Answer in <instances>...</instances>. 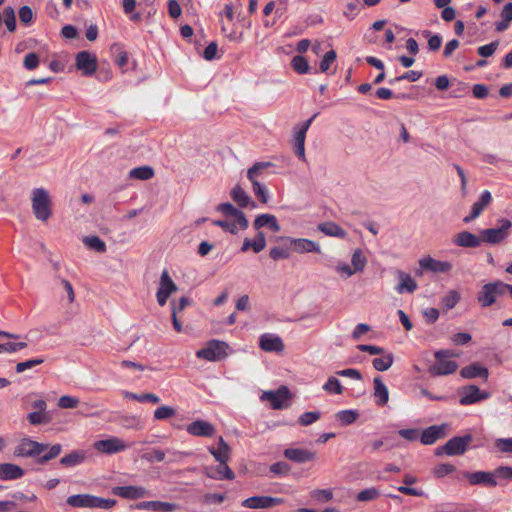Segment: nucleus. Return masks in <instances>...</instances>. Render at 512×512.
Here are the masks:
<instances>
[{
	"mask_svg": "<svg viewBox=\"0 0 512 512\" xmlns=\"http://www.w3.org/2000/svg\"><path fill=\"white\" fill-rule=\"evenodd\" d=\"M437 362L429 368V373L433 376H442L453 374L458 364L449 358L459 357V353L451 349H441L434 353Z\"/></svg>",
	"mask_w": 512,
	"mask_h": 512,
	"instance_id": "obj_2",
	"label": "nucleus"
},
{
	"mask_svg": "<svg viewBox=\"0 0 512 512\" xmlns=\"http://www.w3.org/2000/svg\"><path fill=\"white\" fill-rule=\"evenodd\" d=\"M177 290L178 288L170 277L168 271L163 270L160 277L159 288L156 293L158 304L160 306H164L167 303L169 296Z\"/></svg>",
	"mask_w": 512,
	"mask_h": 512,
	"instance_id": "obj_9",
	"label": "nucleus"
},
{
	"mask_svg": "<svg viewBox=\"0 0 512 512\" xmlns=\"http://www.w3.org/2000/svg\"><path fill=\"white\" fill-rule=\"evenodd\" d=\"M351 263L354 268V271H356V272L363 271V269L367 263V259L364 256L361 249H356L354 251V253L352 254V258H351Z\"/></svg>",
	"mask_w": 512,
	"mask_h": 512,
	"instance_id": "obj_46",
	"label": "nucleus"
},
{
	"mask_svg": "<svg viewBox=\"0 0 512 512\" xmlns=\"http://www.w3.org/2000/svg\"><path fill=\"white\" fill-rule=\"evenodd\" d=\"M231 197L240 207H247L250 203L252 204V207H255V203L251 202L250 196L240 185L233 187L231 190Z\"/></svg>",
	"mask_w": 512,
	"mask_h": 512,
	"instance_id": "obj_37",
	"label": "nucleus"
},
{
	"mask_svg": "<svg viewBox=\"0 0 512 512\" xmlns=\"http://www.w3.org/2000/svg\"><path fill=\"white\" fill-rule=\"evenodd\" d=\"M128 446L119 438L112 437L105 440H99L94 443V448L104 454H114L123 451Z\"/></svg>",
	"mask_w": 512,
	"mask_h": 512,
	"instance_id": "obj_16",
	"label": "nucleus"
},
{
	"mask_svg": "<svg viewBox=\"0 0 512 512\" xmlns=\"http://www.w3.org/2000/svg\"><path fill=\"white\" fill-rule=\"evenodd\" d=\"M397 276L400 280L396 290L398 293L402 294L404 292L413 293L417 289V283L415 280L407 273L398 270Z\"/></svg>",
	"mask_w": 512,
	"mask_h": 512,
	"instance_id": "obj_31",
	"label": "nucleus"
},
{
	"mask_svg": "<svg viewBox=\"0 0 512 512\" xmlns=\"http://www.w3.org/2000/svg\"><path fill=\"white\" fill-rule=\"evenodd\" d=\"M259 346L266 352H281L284 350L282 339L271 334H263L260 337Z\"/></svg>",
	"mask_w": 512,
	"mask_h": 512,
	"instance_id": "obj_24",
	"label": "nucleus"
},
{
	"mask_svg": "<svg viewBox=\"0 0 512 512\" xmlns=\"http://www.w3.org/2000/svg\"><path fill=\"white\" fill-rule=\"evenodd\" d=\"M323 389L329 394H342L344 391L343 386L336 377H329L323 385Z\"/></svg>",
	"mask_w": 512,
	"mask_h": 512,
	"instance_id": "obj_45",
	"label": "nucleus"
},
{
	"mask_svg": "<svg viewBox=\"0 0 512 512\" xmlns=\"http://www.w3.org/2000/svg\"><path fill=\"white\" fill-rule=\"evenodd\" d=\"M501 21L495 23V30L503 32L507 30L512 22V2L506 3L501 10Z\"/></svg>",
	"mask_w": 512,
	"mask_h": 512,
	"instance_id": "obj_34",
	"label": "nucleus"
},
{
	"mask_svg": "<svg viewBox=\"0 0 512 512\" xmlns=\"http://www.w3.org/2000/svg\"><path fill=\"white\" fill-rule=\"evenodd\" d=\"M380 496V492L377 488H367L360 491L357 494V500L360 502L372 501Z\"/></svg>",
	"mask_w": 512,
	"mask_h": 512,
	"instance_id": "obj_52",
	"label": "nucleus"
},
{
	"mask_svg": "<svg viewBox=\"0 0 512 512\" xmlns=\"http://www.w3.org/2000/svg\"><path fill=\"white\" fill-rule=\"evenodd\" d=\"M27 347L26 342H7L2 343L1 353H15Z\"/></svg>",
	"mask_w": 512,
	"mask_h": 512,
	"instance_id": "obj_58",
	"label": "nucleus"
},
{
	"mask_svg": "<svg viewBox=\"0 0 512 512\" xmlns=\"http://www.w3.org/2000/svg\"><path fill=\"white\" fill-rule=\"evenodd\" d=\"M489 397V392L480 390L476 385H467L460 391L459 403L463 406H467L486 400Z\"/></svg>",
	"mask_w": 512,
	"mask_h": 512,
	"instance_id": "obj_10",
	"label": "nucleus"
},
{
	"mask_svg": "<svg viewBox=\"0 0 512 512\" xmlns=\"http://www.w3.org/2000/svg\"><path fill=\"white\" fill-rule=\"evenodd\" d=\"M271 166H273V163L271 162H256L247 171V178L252 183L253 193L258 198V200L263 204H266L268 202L269 195L267 193L266 188L258 180H255V173L259 168H268Z\"/></svg>",
	"mask_w": 512,
	"mask_h": 512,
	"instance_id": "obj_7",
	"label": "nucleus"
},
{
	"mask_svg": "<svg viewBox=\"0 0 512 512\" xmlns=\"http://www.w3.org/2000/svg\"><path fill=\"white\" fill-rule=\"evenodd\" d=\"M208 451L220 464H228L230 459V446L225 442L222 436L219 437L218 447H208Z\"/></svg>",
	"mask_w": 512,
	"mask_h": 512,
	"instance_id": "obj_26",
	"label": "nucleus"
},
{
	"mask_svg": "<svg viewBox=\"0 0 512 512\" xmlns=\"http://www.w3.org/2000/svg\"><path fill=\"white\" fill-rule=\"evenodd\" d=\"M289 241L292 245H294V251L297 253H321V248L319 244L316 242L305 239V238H289Z\"/></svg>",
	"mask_w": 512,
	"mask_h": 512,
	"instance_id": "obj_25",
	"label": "nucleus"
},
{
	"mask_svg": "<svg viewBox=\"0 0 512 512\" xmlns=\"http://www.w3.org/2000/svg\"><path fill=\"white\" fill-rule=\"evenodd\" d=\"M316 116L317 114H314L311 118H309L306 122L303 123L301 128L296 132L294 136V144H305L306 132Z\"/></svg>",
	"mask_w": 512,
	"mask_h": 512,
	"instance_id": "obj_47",
	"label": "nucleus"
},
{
	"mask_svg": "<svg viewBox=\"0 0 512 512\" xmlns=\"http://www.w3.org/2000/svg\"><path fill=\"white\" fill-rule=\"evenodd\" d=\"M176 410L171 406H160L154 411L155 420H166L175 416Z\"/></svg>",
	"mask_w": 512,
	"mask_h": 512,
	"instance_id": "obj_50",
	"label": "nucleus"
},
{
	"mask_svg": "<svg viewBox=\"0 0 512 512\" xmlns=\"http://www.w3.org/2000/svg\"><path fill=\"white\" fill-rule=\"evenodd\" d=\"M25 471L19 465L0 463V480H16L24 476Z\"/></svg>",
	"mask_w": 512,
	"mask_h": 512,
	"instance_id": "obj_27",
	"label": "nucleus"
},
{
	"mask_svg": "<svg viewBox=\"0 0 512 512\" xmlns=\"http://www.w3.org/2000/svg\"><path fill=\"white\" fill-rule=\"evenodd\" d=\"M453 243L458 247L463 248H477L481 246V235H475L469 231H462L456 234L453 238Z\"/></svg>",
	"mask_w": 512,
	"mask_h": 512,
	"instance_id": "obj_18",
	"label": "nucleus"
},
{
	"mask_svg": "<svg viewBox=\"0 0 512 512\" xmlns=\"http://www.w3.org/2000/svg\"><path fill=\"white\" fill-rule=\"evenodd\" d=\"M123 397L126 399L135 400L138 402H151L153 404H157L160 402V398L153 393H143V394H136L129 391H123L122 393Z\"/></svg>",
	"mask_w": 512,
	"mask_h": 512,
	"instance_id": "obj_38",
	"label": "nucleus"
},
{
	"mask_svg": "<svg viewBox=\"0 0 512 512\" xmlns=\"http://www.w3.org/2000/svg\"><path fill=\"white\" fill-rule=\"evenodd\" d=\"M336 52L334 50H330L325 53L323 59L320 62V71L327 72L331 66V64L336 60Z\"/></svg>",
	"mask_w": 512,
	"mask_h": 512,
	"instance_id": "obj_60",
	"label": "nucleus"
},
{
	"mask_svg": "<svg viewBox=\"0 0 512 512\" xmlns=\"http://www.w3.org/2000/svg\"><path fill=\"white\" fill-rule=\"evenodd\" d=\"M283 455L286 459L299 464L311 462L317 458L315 451L302 448H287L284 450Z\"/></svg>",
	"mask_w": 512,
	"mask_h": 512,
	"instance_id": "obj_15",
	"label": "nucleus"
},
{
	"mask_svg": "<svg viewBox=\"0 0 512 512\" xmlns=\"http://www.w3.org/2000/svg\"><path fill=\"white\" fill-rule=\"evenodd\" d=\"M465 477L467 478L471 485H486L490 487H495L498 484L496 479H494V474L492 472H467L465 474Z\"/></svg>",
	"mask_w": 512,
	"mask_h": 512,
	"instance_id": "obj_23",
	"label": "nucleus"
},
{
	"mask_svg": "<svg viewBox=\"0 0 512 512\" xmlns=\"http://www.w3.org/2000/svg\"><path fill=\"white\" fill-rule=\"evenodd\" d=\"M472 440L473 437L471 434H466L464 436H456L449 439L444 445L446 455L455 456L464 454L469 445L471 444Z\"/></svg>",
	"mask_w": 512,
	"mask_h": 512,
	"instance_id": "obj_12",
	"label": "nucleus"
},
{
	"mask_svg": "<svg viewBox=\"0 0 512 512\" xmlns=\"http://www.w3.org/2000/svg\"><path fill=\"white\" fill-rule=\"evenodd\" d=\"M253 226L256 230H260L262 227L267 226L273 232H279L281 229L277 218L272 214L258 215L253 222Z\"/></svg>",
	"mask_w": 512,
	"mask_h": 512,
	"instance_id": "obj_28",
	"label": "nucleus"
},
{
	"mask_svg": "<svg viewBox=\"0 0 512 512\" xmlns=\"http://www.w3.org/2000/svg\"><path fill=\"white\" fill-rule=\"evenodd\" d=\"M497 228H488L480 231L482 243L491 245L499 244L506 240L510 234L512 223L508 219H501Z\"/></svg>",
	"mask_w": 512,
	"mask_h": 512,
	"instance_id": "obj_3",
	"label": "nucleus"
},
{
	"mask_svg": "<svg viewBox=\"0 0 512 512\" xmlns=\"http://www.w3.org/2000/svg\"><path fill=\"white\" fill-rule=\"evenodd\" d=\"M498 45H499L498 41H493L487 45L478 47L477 53L484 58L490 57L495 53V51L498 48Z\"/></svg>",
	"mask_w": 512,
	"mask_h": 512,
	"instance_id": "obj_61",
	"label": "nucleus"
},
{
	"mask_svg": "<svg viewBox=\"0 0 512 512\" xmlns=\"http://www.w3.org/2000/svg\"><path fill=\"white\" fill-rule=\"evenodd\" d=\"M311 497L318 502H328L333 498V492L331 489H315Z\"/></svg>",
	"mask_w": 512,
	"mask_h": 512,
	"instance_id": "obj_55",
	"label": "nucleus"
},
{
	"mask_svg": "<svg viewBox=\"0 0 512 512\" xmlns=\"http://www.w3.org/2000/svg\"><path fill=\"white\" fill-rule=\"evenodd\" d=\"M283 498L272 496H252L241 502V505L249 509H268L284 503Z\"/></svg>",
	"mask_w": 512,
	"mask_h": 512,
	"instance_id": "obj_8",
	"label": "nucleus"
},
{
	"mask_svg": "<svg viewBox=\"0 0 512 512\" xmlns=\"http://www.w3.org/2000/svg\"><path fill=\"white\" fill-rule=\"evenodd\" d=\"M393 362H394V356H393V354L389 353L382 357L375 358L372 361V365H373L374 369H376L377 371L383 372V371L388 370L392 366Z\"/></svg>",
	"mask_w": 512,
	"mask_h": 512,
	"instance_id": "obj_42",
	"label": "nucleus"
},
{
	"mask_svg": "<svg viewBox=\"0 0 512 512\" xmlns=\"http://www.w3.org/2000/svg\"><path fill=\"white\" fill-rule=\"evenodd\" d=\"M186 431L195 437H212L216 429L211 423L198 419L188 424Z\"/></svg>",
	"mask_w": 512,
	"mask_h": 512,
	"instance_id": "obj_17",
	"label": "nucleus"
},
{
	"mask_svg": "<svg viewBox=\"0 0 512 512\" xmlns=\"http://www.w3.org/2000/svg\"><path fill=\"white\" fill-rule=\"evenodd\" d=\"M422 269L429 270L434 273H446L452 269V264L448 261L436 260L430 256L419 260Z\"/></svg>",
	"mask_w": 512,
	"mask_h": 512,
	"instance_id": "obj_22",
	"label": "nucleus"
},
{
	"mask_svg": "<svg viewBox=\"0 0 512 512\" xmlns=\"http://www.w3.org/2000/svg\"><path fill=\"white\" fill-rule=\"evenodd\" d=\"M446 428V424L429 426L428 428L424 429L420 435L421 443L424 445L434 444L438 439H441L445 436Z\"/></svg>",
	"mask_w": 512,
	"mask_h": 512,
	"instance_id": "obj_19",
	"label": "nucleus"
},
{
	"mask_svg": "<svg viewBox=\"0 0 512 512\" xmlns=\"http://www.w3.org/2000/svg\"><path fill=\"white\" fill-rule=\"evenodd\" d=\"M228 344L220 340H210L206 346L196 352V356L207 361H220L227 356Z\"/></svg>",
	"mask_w": 512,
	"mask_h": 512,
	"instance_id": "obj_5",
	"label": "nucleus"
},
{
	"mask_svg": "<svg viewBox=\"0 0 512 512\" xmlns=\"http://www.w3.org/2000/svg\"><path fill=\"white\" fill-rule=\"evenodd\" d=\"M321 413L318 411L305 412L298 418V423L301 426H308L319 420Z\"/></svg>",
	"mask_w": 512,
	"mask_h": 512,
	"instance_id": "obj_53",
	"label": "nucleus"
},
{
	"mask_svg": "<svg viewBox=\"0 0 512 512\" xmlns=\"http://www.w3.org/2000/svg\"><path fill=\"white\" fill-rule=\"evenodd\" d=\"M504 282L494 281L482 286L477 295V301L482 307H490L497 298L503 296Z\"/></svg>",
	"mask_w": 512,
	"mask_h": 512,
	"instance_id": "obj_6",
	"label": "nucleus"
},
{
	"mask_svg": "<svg viewBox=\"0 0 512 512\" xmlns=\"http://www.w3.org/2000/svg\"><path fill=\"white\" fill-rule=\"evenodd\" d=\"M318 229L327 236L345 238L347 232L334 222H323L318 225Z\"/></svg>",
	"mask_w": 512,
	"mask_h": 512,
	"instance_id": "obj_36",
	"label": "nucleus"
},
{
	"mask_svg": "<svg viewBox=\"0 0 512 512\" xmlns=\"http://www.w3.org/2000/svg\"><path fill=\"white\" fill-rule=\"evenodd\" d=\"M494 446L502 453H512V438H498Z\"/></svg>",
	"mask_w": 512,
	"mask_h": 512,
	"instance_id": "obj_62",
	"label": "nucleus"
},
{
	"mask_svg": "<svg viewBox=\"0 0 512 512\" xmlns=\"http://www.w3.org/2000/svg\"><path fill=\"white\" fill-rule=\"evenodd\" d=\"M75 65L83 75L90 76L97 69V58L88 51H81L76 55Z\"/></svg>",
	"mask_w": 512,
	"mask_h": 512,
	"instance_id": "obj_13",
	"label": "nucleus"
},
{
	"mask_svg": "<svg viewBox=\"0 0 512 512\" xmlns=\"http://www.w3.org/2000/svg\"><path fill=\"white\" fill-rule=\"evenodd\" d=\"M3 21L9 32L16 30V15L13 7L7 6L3 9Z\"/></svg>",
	"mask_w": 512,
	"mask_h": 512,
	"instance_id": "obj_43",
	"label": "nucleus"
},
{
	"mask_svg": "<svg viewBox=\"0 0 512 512\" xmlns=\"http://www.w3.org/2000/svg\"><path fill=\"white\" fill-rule=\"evenodd\" d=\"M374 384V398L375 403L378 406H384L389 400V391L386 385L383 383L381 377L377 376L373 380Z\"/></svg>",
	"mask_w": 512,
	"mask_h": 512,
	"instance_id": "obj_29",
	"label": "nucleus"
},
{
	"mask_svg": "<svg viewBox=\"0 0 512 512\" xmlns=\"http://www.w3.org/2000/svg\"><path fill=\"white\" fill-rule=\"evenodd\" d=\"M48 449V444L34 441L28 437L22 438L14 449V456L22 458H39Z\"/></svg>",
	"mask_w": 512,
	"mask_h": 512,
	"instance_id": "obj_4",
	"label": "nucleus"
},
{
	"mask_svg": "<svg viewBox=\"0 0 512 512\" xmlns=\"http://www.w3.org/2000/svg\"><path fill=\"white\" fill-rule=\"evenodd\" d=\"M492 195L488 190L482 192L478 201H476L471 207V213L463 218L465 223H470L474 219L480 216L483 210L491 203Z\"/></svg>",
	"mask_w": 512,
	"mask_h": 512,
	"instance_id": "obj_21",
	"label": "nucleus"
},
{
	"mask_svg": "<svg viewBox=\"0 0 512 512\" xmlns=\"http://www.w3.org/2000/svg\"><path fill=\"white\" fill-rule=\"evenodd\" d=\"M66 502L72 507L94 508V496L89 494L71 495L67 498Z\"/></svg>",
	"mask_w": 512,
	"mask_h": 512,
	"instance_id": "obj_35",
	"label": "nucleus"
},
{
	"mask_svg": "<svg viewBox=\"0 0 512 512\" xmlns=\"http://www.w3.org/2000/svg\"><path fill=\"white\" fill-rule=\"evenodd\" d=\"M44 363V359L43 358H34V359H29V360H26V361H23V362H19L16 364L15 366V371L17 373H22L28 369H31L37 365H40Z\"/></svg>",
	"mask_w": 512,
	"mask_h": 512,
	"instance_id": "obj_54",
	"label": "nucleus"
},
{
	"mask_svg": "<svg viewBox=\"0 0 512 512\" xmlns=\"http://www.w3.org/2000/svg\"><path fill=\"white\" fill-rule=\"evenodd\" d=\"M290 398L291 394L286 386H281L276 391H265L261 396L262 400L270 401L271 407L276 410L287 407V404L285 403Z\"/></svg>",
	"mask_w": 512,
	"mask_h": 512,
	"instance_id": "obj_11",
	"label": "nucleus"
},
{
	"mask_svg": "<svg viewBox=\"0 0 512 512\" xmlns=\"http://www.w3.org/2000/svg\"><path fill=\"white\" fill-rule=\"evenodd\" d=\"M31 205L36 219L47 221L52 216V201L46 189L34 188L32 190Z\"/></svg>",
	"mask_w": 512,
	"mask_h": 512,
	"instance_id": "obj_1",
	"label": "nucleus"
},
{
	"mask_svg": "<svg viewBox=\"0 0 512 512\" xmlns=\"http://www.w3.org/2000/svg\"><path fill=\"white\" fill-rule=\"evenodd\" d=\"M78 404V398L68 395L61 396L58 400V406L62 409H73L76 408Z\"/></svg>",
	"mask_w": 512,
	"mask_h": 512,
	"instance_id": "obj_59",
	"label": "nucleus"
},
{
	"mask_svg": "<svg viewBox=\"0 0 512 512\" xmlns=\"http://www.w3.org/2000/svg\"><path fill=\"white\" fill-rule=\"evenodd\" d=\"M27 419L32 425L46 424L50 421V417L45 412L41 411L30 412L27 415Z\"/></svg>",
	"mask_w": 512,
	"mask_h": 512,
	"instance_id": "obj_51",
	"label": "nucleus"
},
{
	"mask_svg": "<svg viewBox=\"0 0 512 512\" xmlns=\"http://www.w3.org/2000/svg\"><path fill=\"white\" fill-rule=\"evenodd\" d=\"M83 243L90 249L103 253L106 251V244L98 236H86Z\"/></svg>",
	"mask_w": 512,
	"mask_h": 512,
	"instance_id": "obj_44",
	"label": "nucleus"
},
{
	"mask_svg": "<svg viewBox=\"0 0 512 512\" xmlns=\"http://www.w3.org/2000/svg\"><path fill=\"white\" fill-rule=\"evenodd\" d=\"M142 459L152 462H162L165 460V452L160 449H153L150 452H146L142 455Z\"/></svg>",
	"mask_w": 512,
	"mask_h": 512,
	"instance_id": "obj_57",
	"label": "nucleus"
},
{
	"mask_svg": "<svg viewBox=\"0 0 512 512\" xmlns=\"http://www.w3.org/2000/svg\"><path fill=\"white\" fill-rule=\"evenodd\" d=\"M460 300V294L451 290L442 298V305L446 310L454 308Z\"/></svg>",
	"mask_w": 512,
	"mask_h": 512,
	"instance_id": "obj_49",
	"label": "nucleus"
},
{
	"mask_svg": "<svg viewBox=\"0 0 512 512\" xmlns=\"http://www.w3.org/2000/svg\"><path fill=\"white\" fill-rule=\"evenodd\" d=\"M87 458V454L83 450H75L63 456L60 459L61 465L64 467H74L82 464Z\"/></svg>",
	"mask_w": 512,
	"mask_h": 512,
	"instance_id": "obj_33",
	"label": "nucleus"
},
{
	"mask_svg": "<svg viewBox=\"0 0 512 512\" xmlns=\"http://www.w3.org/2000/svg\"><path fill=\"white\" fill-rule=\"evenodd\" d=\"M291 65L293 69L299 74H305L309 70V63L307 59L300 55L293 57Z\"/></svg>",
	"mask_w": 512,
	"mask_h": 512,
	"instance_id": "obj_48",
	"label": "nucleus"
},
{
	"mask_svg": "<svg viewBox=\"0 0 512 512\" xmlns=\"http://www.w3.org/2000/svg\"><path fill=\"white\" fill-rule=\"evenodd\" d=\"M204 474L211 479L215 480H233L235 473L228 466V464H220L218 466L206 467Z\"/></svg>",
	"mask_w": 512,
	"mask_h": 512,
	"instance_id": "obj_20",
	"label": "nucleus"
},
{
	"mask_svg": "<svg viewBox=\"0 0 512 512\" xmlns=\"http://www.w3.org/2000/svg\"><path fill=\"white\" fill-rule=\"evenodd\" d=\"M130 178L138 180H149L154 176V169L151 166H140L129 172Z\"/></svg>",
	"mask_w": 512,
	"mask_h": 512,
	"instance_id": "obj_39",
	"label": "nucleus"
},
{
	"mask_svg": "<svg viewBox=\"0 0 512 512\" xmlns=\"http://www.w3.org/2000/svg\"><path fill=\"white\" fill-rule=\"evenodd\" d=\"M269 256L274 261H278L280 259H288L290 257V252L286 248L273 247V248L270 249Z\"/></svg>",
	"mask_w": 512,
	"mask_h": 512,
	"instance_id": "obj_63",
	"label": "nucleus"
},
{
	"mask_svg": "<svg viewBox=\"0 0 512 512\" xmlns=\"http://www.w3.org/2000/svg\"><path fill=\"white\" fill-rule=\"evenodd\" d=\"M249 249H252L254 253H259L264 250V247L256 239L245 238L240 250L246 252Z\"/></svg>",
	"mask_w": 512,
	"mask_h": 512,
	"instance_id": "obj_56",
	"label": "nucleus"
},
{
	"mask_svg": "<svg viewBox=\"0 0 512 512\" xmlns=\"http://www.w3.org/2000/svg\"><path fill=\"white\" fill-rule=\"evenodd\" d=\"M358 416V412L351 409L341 410L335 415L336 419L341 423L342 426L353 424L357 420Z\"/></svg>",
	"mask_w": 512,
	"mask_h": 512,
	"instance_id": "obj_41",
	"label": "nucleus"
},
{
	"mask_svg": "<svg viewBox=\"0 0 512 512\" xmlns=\"http://www.w3.org/2000/svg\"><path fill=\"white\" fill-rule=\"evenodd\" d=\"M460 375L466 379H473L477 377L487 379L489 372L486 367H483L478 363H472L468 366L463 367L460 371Z\"/></svg>",
	"mask_w": 512,
	"mask_h": 512,
	"instance_id": "obj_30",
	"label": "nucleus"
},
{
	"mask_svg": "<svg viewBox=\"0 0 512 512\" xmlns=\"http://www.w3.org/2000/svg\"><path fill=\"white\" fill-rule=\"evenodd\" d=\"M112 493L124 499L136 500L149 496L148 491L141 486H116L112 488Z\"/></svg>",
	"mask_w": 512,
	"mask_h": 512,
	"instance_id": "obj_14",
	"label": "nucleus"
},
{
	"mask_svg": "<svg viewBox=\"0 0 512 512\" xmlns=\"http://www.w3.org/2000/svg\"><path fill=\"white\" fill-rule=\"evenodd\" d=\"M455 466L449 463L439 464L434 468V474L441 478L455 471Z\"/></svg>",
	"mask_w": 512,
	"mask_h": 512,
	"instance_id": "obj_64",
	"label": "nucleus"
},
{
	"mask_svg": "<svg viewBox=\"0 0 512 512\" xmlns=\"http://www.w3.org/2000/svg\"><path fill=\"white\" fill-rule=\"evenodd\" d=\"M61 451H62V445L61 444H54L52 446H50L48 444V449L45 451L46 453L41 455L36 460V462L38 464H40V465L46 464L50 460H52V459L56 458L57 456H59Z\"/></svg>",
	"mask_w": 512,
	"mask_h": 512,
	"instance_id": "obj_40",
	"label": "nucleus"
},
{
	"mask_svg": "<svg viewBox=\"0 0 512 512\" xmlns=\"http://www.w3.org/2000/svg\"><path fill=\"white\" fill-rule=\"evenodd\" d=\"M139 509L173 512L178 508V505L171 502L163 501H145L141 502L138 506Z\"/></svg>",
	"mask_w": 512,
	"mask_h": 512,
	"instance_id": "obj_32",
	"label": "nucleus"
}]
</instances>
